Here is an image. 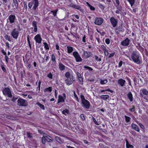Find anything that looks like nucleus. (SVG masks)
Returning a JSON list of instances; mask_svg holds the SVG:
<instances>
[{
  "label": "nucleus",
  "instance_id": "obj_26",
  "mask_svg": "<svg viewBox=\"0 0 148 148\" xmlns=\"http://www.w3.org/2000/svg\"><path fill=\"white\" fill-rule=\"evenodd\" d=\"M109 97L108 95H103L100 96V98L101 99L104 100H106L107 99H108Z\"/></svg>",
  "mask_w": 148,
  "mask_h": 148
},
{
  "label": "nucleus",
  "instance_id": "obj_45",
  "mask_svg": "<svg viewBox=\"0 0 148 148\" xmlns=\"http://www.w3.org/2000/svg\"><path fill=\"white\" fill-rule=\"evenodd\" d=\"M81 120L84 121L85 119V116L84 114H81L80 116Z\"/></svg>",
  "mask_w": 148,
  "mask_h": 148
},
{
  "label": "nucleus",
  "instance_id": "obj_11",
  "mask_svg": "<svg viewBox=\"0 0 148 148\" xmlns=\"http://www.w3.org/2000/svg\"><path fill=\"white\" fill-rule=\"evenodd\" d=\"M103 19L101 17H96L95 18L94 23L97 25H100L103 23Z\"/></svg>",
  "mask_w": 148,
  "mask_h": 148
},
{
  "label": "nucleus",
  "instance_id": "obj_13",
  "mask_svg": "<svg viewBox=\"0 0 148 148\" xmlns=\"http://www.w3.org/2000/svg\"><path fill=\"white\" fill-rule=\"evenodd\" d=\"M76 74L77 78V79L79 84L82 85L83 84V78L81 76V74L77 72Z\"/></svg>",
  "mask_w": 148,
  "mask_h": 148
},
{
  "label": "nucleus",
  "instance_id": "obj_10",
  "mask_svg": "<svg viewBox=\"0 0 148 148\" xmlns=\"http://www.w3.org/2000/svg\"><path fill=\"white\" fill-rule=\"evenodd\" d=\"M81 103L82 106L84 108L87 109H88L89 108L90 104L88 101L86 100L81 102Z\"/></svg>",
  "mask_w": 148,
  "mask_h": 148
},
{
  "label": "nucleus",
  "instance_id": "obj_48",
  "mask_svg": "<svg viewBox=\"0 0 148 148\" xmlns=\"http://www.w3.org/2000/svg\"><path fill=\"white\" fill-rule=\"evenodd\" d=\"M84 68L87 69L90 71H92L93 70V69L91 67L86 66H84Z\"/></svg>",
  "mask_w": 148,
  "mask_h": 148
},
{
  "label": "nucleus",
  "instance_id": "obj_44",
  "mask_svg": "<svg viewBox=\"0 0 148 148\" xmlns=\"http://www.w3.org/2000/svg\"><path fill=\"white\" fill-rule=\"evenodd\" d=\"M92 121L93 122H94V123L95 124L97 125H99L100 124V123H99L93 117H92Z\"/></svg>",
  "mask_w": 148,
  "mask_h": 148
},
{
  "label": "nucleus",
  "instance_id": "obj_18",
  "mask_svg": "<svg viewBox=\"0 0 148 148\" xmlns=\"http://www.w3.org/2000/svg\"><path fill=\"white\" fill-rule=\"evenodd\" d=\"M115 6L117 9L115 12V13L118 14H121L122 12V8L121 6L119 5L118 6Z\"/></svg>",
  "mask_w": 148,
  "mask_h": 148
},
{
  "label": "nucleus",
  "instance_id": "obj_6",
  "mask_svg": "<svg viewBox=\"0 0 148 148\" xmlns=\"http://www.w3.org/2000/svg\"><path fill=\"white\" fill-rule=\"evenodd\" d=\"M17 102L18 105L20 106H26L27 105L26 100L21 98H19Z\"/></svg>",
  "mask_w": 148,
  "mask_h": 148
},
{
  "label": "nucleus",
  "instance_id": "obj_34",
  "mask_svg": "<svg viewBox=\"0 0 148 148\" xmlns=\"http://www.w3.org/2000/svg\"><path fill=\"white\" fill-rule=\"evenodd\" d=\"M58 11V9H57L51 11V12L53 14V15L54 17H56L57 16V12Z\"/></svg>",
  "mask_w": 148,
  "mask_h": 148
},
{
  "label": "nucleus",
  "instance_id": "obj_1",
  "mask_svg": "<svg viewBox=\"0 0 148 148\" xmlns=\"http://www.w3.org/2000/svg\"><path fill=\"white\" fill-rule=\"evenodd\" d=\"M131 58L136 63L140 64L142 63V60L140 54L138 52H134L132 54Z\"/></svg>",
  "mask_w": 148,
  "mask_h": 148
},
{
  "label": "nucleus",
  "instance_id": "obj_53",
  "mask_svg": "<svg viewBox=\"0 0 148 148\" xmlns=\"http://www.w3.org/2000/svg\"><path fill=\"white\" fill-rule=\"evenodd\" d=\"M125 141L126 142V147L127 148H130V143L127 139H125Z\"/></svg>",
  "mask_w": 148,
  "mask_h": 148
},
{
  "label": "nucleus",
  "instance_id": "obj_61",
  "mask_svg": "<svg viewBox=\"0 0 148 148\" xmlns=\"http://www.w3.org/2000/svg\"><path fill=\"white\" fill-rule=\"evenodd\" d=\"M5 61L6 62V63H8L9 58L7 56V55H6V56H5Z\"/></svg>",
  "mask_w": 148,
  "mask_h": 148
},
{
  "label": "nucleus",
  "instance_id": "obj_60",
  "mask_svg": "<svg viewBox=\"0 0 148 148\" xmlns=\"http://www.w3.org/2000/svg\"><path fill=\"white\" fill-rule=\"evenodd\" d=\"M86 37V35H84L82 37V41L84 42H86L85 40V39Z\"/></svg>",
  "mask_w": 148,
  "mask_h": 148
},
{
  "label": "nucleus",
  "instance_id": "obj_9",
  "mask_svg": "<svg viewBox=\"0 0 148 148\" xmlns=\"http://www.w3.org/2000/svg\"><path fill=\"white\" fill-rule=\"evenodd\" d=\"M63 96L60 95H59L58 97V99L57 104H58L60 103H64L65 100L66 98V95L65 93H63L62 94Z\"/></svg>",
  "mask_w": 148,
  "mask_h": 148
},
{
  "label": "nucleus",
  "instance_id": "obj_23",
  "mask_svg": "<svg viewBox=\"0 0 148 148\" xmlns=\"http://www.w3.org/2000/svg\"><path fill=\"white\" fill-rule=\"evenodd\" d=\"M122 31V27L121 26H119L116 28L115 31L117 34H119L121 31Z\"/></svg>",
  "mask_w": 148,
  "mask_h": 148
},
{
  "label": "nucleus",
  "instance_id": "obj_25",
  "mask_svg": "<svg viewBox=\"0 0 148 148\" xmlns=\"http://www.w3.org/2000/svg\"><path fill=\"white\" fill-rule=\"evenodd\" d=\"M73 47L68 46L67 47V52L68 53H71L73 51Z\"/></svg>",
  "mask_w": 148,
  "mask_h": 148
},
{
  "label": "nucleus",
  "instance_id": "obj_43",
  "mask_svg": "<svg viewBox=\"0 0 148 148\" xmlns=\"http://www.w3.org/2000/svg\"><path fill=\"white\" fill-rule=\"evenodd\" d=\"M103 51L104 52V54L105 56H107L109 55L108 50L106 48Z\"/></svg>",
  "mask_w": 148,
  "mask_h": 148
},
{
  "label": "nucleus",
  "instance_id": "obj_17",
  "mask_svg": "<svg viewBox=\"0 0 148 148\" xmlns=\"http://www.w3.org/2000/svg\"><path fill=\"white\" fill-rule=\"evenodd\" d=\"M83 54L84 56V58L85 59H87L91 56L92 53L89 51H84Z\"/></svg>",
  "mask_w": 148,
  "mask_h": 148
},
{
  "label": "nucleus",
  "instance_id": "obj_31",
  "mask_svg": "<svg viewBox=\"0 0 148 148\" xmlns=\"http://www.w3.org/2000/svg\"><path fill=\"white\" fill-rule=\"evenodd\" d=\"M46 138H48L47 136H43L42 138V142L43 144H45L46 141Z\"/></svg>",
  "mask_w": 148,
  "mask_h": 148
},
{
  "label": "nucleus",
  "instance_id": "obj_35",
  "mask_svg": "<svg viewBox=\"0 0 148 148\" xmlns=\"http://www.w3.org/2000/svg\"><path fill=\"white\" fill-rule=\"evenodd\" d=\"M62 113L63 114L66 115V114H69V111L67 109H65L62 111Z\"/></svg>",
  "mask_w": 148,
  "mask_h": 148
},
{
  "label": "nucleus",
  "instance_id": "obj_2",
  "mask_svg": "<svg viewBox=\"0 0 148 148\" xmlns=\"http://www.w3.org/2000/svg\"><path fill=\"white\" fill-rule=\"evenodd\" d=\"M3 94L6 96L11 98L12 97V95L11 91L10 88L8 87H5L3 89L2 91Z\"/></svg>",
  "mask_w": 148,
  "mask_h": 148
},
{
  "label": "nucleus",
  "instance_id": "obj_41",
  "mask_svg": "<svg viewBox=\"0 0 148 148\" xmlns=\"http://www.w3.org/2000/svg\"><path fill=\"white\" fill-rule=\"evenodd\" d=\"M108 91L110 92H111L112 93H113V92H114L113 90H111L110 89H107L101 90L100 91V92H105V91Z\"/></svg>",
  "mask_w": 148,
  "mask_h": 148
},
{
  "label": "nucleus",
  "instance_id": "obj_50",
  "mask_svg": "<svg viewBox=\"0 0 148 148\" xmlns=\"http://www.w3.org/2000/svg\"><path fill=\"white\" fill-rule=\"evenodd\" d=\"M27 136L28 138H31L32 137V134L29 132H27Z\"/></svg>",
  "mask_w": 148,
  "mask_h": 148
},
{
  "label": "nucleus",
  "instance_id": "obj_47",
  "mask_svg": "<svg viewBox=\"0 0 148 148\" xmlns=\"http://www.w3.org/2000/svg\"><path fill=\"white\" fill-rule=\"evenodd\" d=\"M115 54V53L114 52L112 53H110L109 55L107 56L108 58H110L111 57H112L114 56Z\"/></svg>",
  "mask_w": 148,
  "mask_h": 148
},
{
  "label": "nucleus",
  "instance_id": "obj_59",
  "mask_svg": "<svg viewBox=\"0 0 148 148\" xmlns=\"http://www.w3.org/2000/svg\"><path fill=\"white\" fill-rule=\"evenodd\" d=\"M55 47L56 48V49L57 50H60V49H59L60 47H59L58 43H56Z\"/></svg>",
  "mask_w": 148,
  "mask_h": 148
},
{
  "label": "nucleus",
  "instance_id": "obj_7",
  "mask_svg": "<svg viewBox=\"0 0 148 148\" xmlns=\"http://www.w3.org/2000/svg\"><path fill=\"white\" fill-rule=\"evenodd\" d=\"M19 31L16 29V28L13 29L11 32L10 34L14 38L16 39L19 35Z\"/></svg>",
  "mask_w": 148,
  "mask_h": 148
},
{
  "label": "nucleus",
  "instance_id": "obj_39",
  "mask_svg": "<svg viewBox=\"0 0 148 148\" xmlns=\"http://www.w3.org/2000/svg\"><path fill=\"white\" fill-rule=\"evenodd\" d=\"M71 7L78 10H79L81 8V7L80 6L75 4L72 5Z\"/></svg>",
  "mask_w": 148,
  "mask_h": 148
},
{
  "label": "nucleus",
  "instance_id": "obj_37",
  "mask_svg": "<svg viewBox=\"0 0 148 148\" xmlns=\"http://www.w3.org/2000/svg\"><path fill=\"white\" fill-rule=\"evenodd\" d=\"M0 66L3 71L5 73H7L6 70L4 66V63H2V64H0Z\"/></svg>",
  "mask_w": 148,
  "mask_h": 148
},
{
  "label": "nucleus",
  "instance_id": "obj_64",
  "mask_svg": "<svg viewBox=\"0 0 148 148\" xmlns=\"http://www.w3.org/2000/svg\"><path fill=\"white\" fill-rule=\"evenodd\" d=\"M134 3V0H130V4L132 6Z\"/></svg>",
  "mask_w": 148,
  "mask_h": 148
},
{
  "label": "nucleus",
  "instance_id": "obj_5",
  "mask_svg": "<svg viewBox=\"0 0 148 148\" xmlns=\"http://www.w3.org/2000/svg\"><path fill=\"white\" fill-rule=\"evenodd\" d=\"M75 79L73 75L71 77L67 78L65 80V83L67 85L69 86L72 84L75 81Z\"/></svg>",
  "mask_w": 148,
  "mask_h": 148
},
{
  "label": "nucleus",
  "instance_id": "obj_36",
  "mask_svg": "<svg viewBox=\"0 0 148 148\" xmlns=\"http://www.w3.org/2000/svg\"><path fill=\"white\" fill-rule=\"evenodd\" d=\"M55 140L59 143H60L62 142L61 138L58 136H55Z\"/></svg>",
  "mask_w": 148,
  "mask_h": 148
},
{
  "label": "nucleus",
  "instance_id": "obj_46",
  "mask_svg": "<svg viewBox=\"0 0 148 148\" xmlns=\"http://www.w3.org/2000/svg\"><path fill=\"white\" fill-rule=\"evenodd\" d=\"M53 75L52 74L51 72H50L47 75V77L49 78L50 79H53Z\"/></svg>",
  "mask_w": 148,
  "mask_h": 148
},
{
  "label": "nucleus",
  "instance_id": "obj_3",
  "mask_svg": "<svg viewBox=\"0 0 148 148\" xmlns=\"http://www.w3.org/2000/svg\"><path fill=\"white\" fill-rule=\"evenodd\" d=\"M140 96L143 97L145 99L148 101V98L145 96H148V90L145 88H143L140 90L139 93Z\"/></svg>",
  "mask_w": 148,
  "mask_h": 148
},
{
  "label": "nucleus",
  "instance_id": "obj_58",
  "mask_svg": "<svg viewBox=\"0 0 148 148\" xmlns=\"http://www.w3.org/2000/svg\"><path fill=\"white\" fill-rule=\"evenodd\" d=\"M99 7L101 9H102L103 10L105 8L104 6L103 5H102V4H100V3L99 4Z\"/></svg>",
  "mask_w": 148,
  "mask_h": 148
},
{
  "label": "nucleus",
  "instance_id": "obj_52",
  "mask_svg": "<svg viewBox=\"0 0 148 148\" xmlns=\"http://www.w3.org/2000/svg\"><path fill=\"white\" fill-rule=\"evenodd\" d=\"M82 102L86 100L84 96L83 95H81L80 96Z\"/></svg>",
  "mask_w": 148,
  "mask_h": 148
},
{
  "label": "nucleus",
  "instance_id": "obj_55",
  "mask_svg": "<svg viewBox=\"0 0 148 148\" xmlns=\"http://www.w3.org/2000/svg\"><path fill=\"white\" fill-rule=\"evenodd\" d=\"M110 40L109 38H107L105 39V42L108 45L110 43Z\"/></svg>",
  "mask_w": 148,
  "mask_h": 148
},
{
  "label": "nucleus",
  "instance_id": "obj_62",
  "mask_svg": "<svg viewBox=\"0 0 148 148\" xmlns=\"http://www.w3.org/2000/svg\"><path fill=\"white\" fill-rule=\"evenodd\" d=\"M23 5H24V8L25 9H27V3L24 2L23 3Z\"/></svg>",
  "mask_w": 148,
  "mask_h": 148
},
{
  "label": "nucleus",
  "instance_id": "obj_40",
  "mask_svg": "<svg viewBox=\"0 0 148 148\" xmlns=\"http://www.w3.org/2000/svg\"><path fill=\"white\" fill-rule=\"evenodd\" d=\"M4 38L6 40H8L9 41L11 42V41L10 36L8 35H5L4 36Z\"/></svg>",
  "mask_w": 148,
  "mask_h": 148
},
{
  "label": "nucleus",
  "instance_id": "obj_19",
  "mask_svg": "<svg viewBox=\"0 0 148 148\" xmlns=\"http://www.w3.org/2000/svg\"><path fill=\"white\" fill-rule=\"evenodd\" d=\"M129 42L130 40L127 38L121 42V44L123 46H127L128 45Z\"/></svg>",
  "mask_w": 148,
  "mask_h": 148
},
{
  "label": "nucleus",
  "instance_id": "obj_12",
  "mask_svg": "<svg viewBox=\"0 0 148 148\" xmlns=\"http://www.w3.org/2000/svg\"><path fill=\"white\" fill-rule=\"evenodd\" d=\"M16 19V17L15 15L11 14L9 16L8 19V21H9L10 24H12L15 22Z\"/></svg>",
  "mask_w": 148,
  "mask_h": 148
},
{
  "label": "nucleus",
  "instance_id": "obj_29",
  "mask_svg": "<svg viewBox=\"0 0 148 148\" xmlns=\"http://www.w3.org/2000/svg\"><path fill=\"white\" fill-rule=\"evenodd\" d=\"M52 90V87L51 86L49 87L48 88H45L44 90V92H51Z\"/></svg>",
  "mask_w": 148,
  "mask_h": 148
},
{
  "label": "nucleus",
  "instance_id": "obj_42",
  "mask_svg": "<svg viewBox=\"0 0 148 148\" xmlns=\"http://www.w3.org/2000/svg\"><path fill=\"white\" fill-rule=\"evenodd\" d=\"M71 75L70 72L68 71L66 72L65 74V77L67 78L70 77L71 76Z\"/></svg>",
  "mask_w": 148,
  "mask_h": 148
},
{
  "label": "nucleus",
  "instance_id": "obj_56",
  "mask_svg": "<svg viewBox=\"0 0 148 148\" xmlns=\"http://www.w3.org/2000/svg\"><path fill=\"white\" fill-rule=\"evenodd\" d=\"M18 98V97H13L11 99V101L13 102H15Z\"/></svg>",
  "mask_w": 148,
  "mask_h": 148
},
{
  "label": "nucleus",
  "instance_id": "obj_32",
  "mask_svg": "<svg viewBox=\"0 0 148 148\" xmlns=\"http://www.w3.org/2000/svg\"><path fill=\"white\" fill-rule=\"evenodd\" d=\"M43 45H44V48L45 49L47 50L48 51L49 49V48L47 42H44Z\"/></svg>",
  "mask_w": 148,
  "mask_h": 148
},
{
  "label": "nucleus",
  "instance_id": "obj_30",
  "mask_svg": "<svg viewBox=\"0 0 148 148\" xmlns=\"http://www.w3.org/2000/svg\"><path fill=\"white\" fill-rule=\"evenodd\" d=\"M86 4L88 5V6L89 7V8H90V9L91 10H92V11H94L95 10V7L93 6H92V5H91L88 2H86Z\"/></svg>",
  "mask_w": 148,
  "mask_h": 148
},
{
  "label": "nucleus",
  "instance_id": "obj_8",
  "mask_svg": "<svg viewBox=\"0 0 148 148\" xmlns=\"http://www.w3.org/2000/svg\"><path fill=\"white\" fill-rule=\"evenodd\" d=\"M73 55L77 62H80L82 61V59L77 51L73 52Z\"/></svg>",
  "mask_w": 148,
  "mask_h": 148
},
{
  "label": "nucleus",
  "instance_id": "obj_51",
  "mask_svg": "<svg viewBox=\"0 0 148 148\" xmlns=\"http://www.w3.org/2000/svg\"><path fill=\"white\" fill-rule=\"evenodd\" d=\"M95 58L96 61H101V58H99V57L97 56H95Z\"/></svg>",
  "mask_w": 148,
  "mask_h": 148
},
{
  "label": "nucleus",
  "instance_id": "obj_28",
  "mask_svg": "<svg viewBox=\"0 0 148 148\" xmlns=\"http://www.w3.org/2000/svg\"><path fill=\"white\" fill-rule=\"evenodd\" d=\"M132 127L133 129L135 130L136 131L138 132L139 131V130L138 127L136 125L132 124Z\"/></svg>",
  "mask_w": 148,
  "mask_h": 148
},
{
  "label": "nucleus",
  "instance_id": "obj_27",
  "mask_svg": "<svg viewBox=\"0 0 148 148\" xmlns=\"http://www.w3.org/2000/svg\"><path fill=\"white\" fill-rule=\"evenodd\" d=\"M51 60L52 61V64H56V57L54 54H53L51 55Z\"/></svg>",
  "mask_w": 148,
  "mask_h": 148
},
{
  "label": "nucleus",
  "instance_id": "obj_21",
  "mask_svg": "<svg viewBox=\"0 0 148 148\" xmlns=\"http://www.w3.org/2000/svg\"><path fill=\"white\" fill-rule=\"evenodd\" d=\"M118 82L121 86H123L125 82V81L122 79H120L118 80Z\"/></svg>",
  "mask_w": 148,
  "mask_h": 148
},
{
  "label": "nucleus",
  "instance_id": "obj_57",
  "mask_svg": "<svg viewBox=\"0 0 148 148\" xmlns=\"http://www.w3.org/2000/svg\"><path fill=\"white\" fill-rule=\"evenodd\" d=\"M49 137H50V138H51V137H50L49 136H48V138H46V141H48V142H51L52 141V140L51 139H50Z\"/></svg>",
  "mask_w": 148,
  "mask_h": 148
},
{
  "label": "nucleus",
  "instance_id": "obj_14",
  "mask_svg": "<svg viewBox=\"0 0 148 148\" xmlns=\"http://www.w3.org/2000/svg\"><path fill=\"white\" fill-rule=\"evenodd\" d=\"M110 21L113 27H116L118 23V21L114 17H112L110 19Z\"/></svg>",
  "mask_w": 148,
  "mask_h": 148
},
{
  "label": "nucleus",
  "instance_id": "obj_16",
  "mask_svg": "<svg viewBox=\"0 0 148 148\" xmlns=\"http://www.w3.org/2000/svg\"><path fill=\"white\" fill-rule=\"evenodd\" d=\"M34 39L35 40L36 42L40 44L41 43L42 38H41L40 34H38L34 37Z\"/></svg>",
  "mask_w": 148,
  "mask_h": 148
},
{
  "label": "nucleus",
  "instance_id": "obj_15",
  "mask_svg": "<svg viewBox=\"0 0 148 148\" xmlns=\"http://www.w3.org/2000/svg\"><path fill=\"white\" fill-rule=\"evenodd\" d=\"M32 25L33 26V27H30V29H33V28H34V32L32 31V33L34 34V32H36L38 30V28L37 27V22L36 21H33L32 23Z\"/></svg>",
  "mask_w": 148,
  "mask_h": 148
},
{
  "label": "nucleus",
  "instance_id": "obj_38",
  "mask_svg": "<svg viewBox=\"0 0 148 148\" xmlns=\"http://www.w3.org/2000/svg\"><path fill=\"white\" fill-rule=\"evenodd\" d=\"M37 104L38 106L40 107L43 110H44L45 109V106L44 105L40 103H37Z\"/></svg>",
  "mask_w": 148,
  "mask_h": 148
},
{
  "label": "nucleus",
  "instance_id": "obj_63",
  "mask_svg": "<svg viewBox=\"0 0 148 148\" xmlns=\"http://www.w3.org/2000/svg\"><path fill=\"white\" fill-rule=\"evenodd\" d=\"M100 47L102 49L103 51L106 49V47L103 45H101Z\"/></svg>",
  "mask_w": 148,
  "mask_h": 148
},
{
  "label": "nucleus",
  "instance_id": "obj_4",
  "mask_svg": "<svg viewBox=\"0 0 148 148\" xmlns=\"http://www.w3.org/2000/svg\"><path fill=\"white\" fill-rule=\"evenodd\" d=\"M34 3V6L33 7V9L35 11L39 5V2L38 0H32V1L29 3L28 6L29 8L30 9L32 8Z\"/></svg>",
  "mask_w": 148,
  "mask_h": 148
},
{
  "label": "nucleus",
  "instance_id": "obj_22",
  "mask_svg": "<svg viewBox=\"0 0 148 148\" xmlns=\"http://www.w3.org/2000/svg\"><path fill=\"white\" fill-rule=\"evenodd\" d=\"M59 68L61 71H63L65 69V66L61 62L59 63Z\"/></svg>",
  "mask_w": 148,
  "mask_h": 148
},
{
  "label": "nucleus",
  "instance_id": "obj_24",
  "mask_svg": "<svg viewBox=\"0 0 148 148\" xmlns=\"http://www.w3.org/2000/svg\"><path fill=\"white\" fill-rule=\"evenodd\" d=\"M30 36L29 35H28L27 36V40L28 43V44L29 46V47L30 48V49L31 50L32 49V45L31 42L30 41Z\"/></svg>",
  "mask_w": 148,
  "mask_h": 148
},
{
  "label": "nucleus",
  "instance_id": "obj_49",
  "mask_svg": "<svg viewBox=\"0 0 148 148\" xmlns=\"http://www.w3.org/2000/svg\"><path fill=\"white\" fill-rule=\"evenodd\" d=\"M73 93H74V95L75 98V99L78 102H79V101L78 98L77 97V95L76 94L75 92L74 91Z\"/></svg>",
  "mask_w": 148,
  "mask_h": 148
},
{
  "label": "nucleus",
  "instance_id": "obj_20",
  "mask_svg": "<svg viewBox=\"0 0 148 148\" xmlns=\"http://www.w3.org/2000/svg\"><path fill=\"white\" fill-rule=\"evenodd\" d=\"M18 6V4L17 0H13V1L12 4V7L14 8L15 7L16 9H17Z\"/></svg>",
  "mask_w": 148,
  "mask_h": 148
},
{
  "label": "nucleus",
  "instance_id": "obj_33",
  "mask_svg": "<svg viewBox=\"0 0 148 148\" xmlns=\"http://www.w3.org/2000/svg\"><path fill=\"white\" fill-rule=\"evenodd\" d=\"M100 84L102 85L105 84L108 82V80L107 79H105L103 80L102 79H100Z\"/></svg>",
  "mask_w": 148,
  "mask_h": 148
},
{
  "label": "nucleus",
  "instance_id": "obj_54",
  "mask_svg": "<svg viewBox=\"0 0 148 148\" xmlns=\"http://www.w3.org/2000/svg\"><path fill=\"white\" fill-rule=\"evenodd\" d=\"M125 121L127 122H130V117L126 116L125 115Z\"/></svg>",
  "mask_w": 148,
  "mask_h": 148
}]
</instances>
